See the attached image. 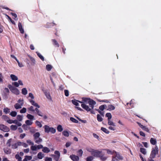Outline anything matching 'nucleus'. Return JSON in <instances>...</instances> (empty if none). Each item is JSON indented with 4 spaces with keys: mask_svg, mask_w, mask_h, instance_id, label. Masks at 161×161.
Wrapping results in <instances>:
<instances>
[{
    "mask_svg": "<svg viewBox=\"0 0 161 161\" xmlns=\"http://www.w3.org/2000/svg\"><path fill=\"white\" fill-rule=\"evenodd\" d=\"M96 104L95 102H90V104L82 103V107L87 111H90L94 107V105Z\"/></svg>",
    "mask_w": 161,
    "mask_h": 161,
    "instance_id": "1",
    "label": "nucleus"
},
{
    "mask_svg": "<svg viewBox=\"0 0 161 161\" xmlns=\"http://www.w3.org/2000/svg\"><path fill=\"white\" fill-rule=\"evenodd\" d=\"M45 129V132L46 133H48L51 132L53 134L55 133L56 132V129L53 127H50L47 125H45L44 126Z\"/></svg>",
    "mask_w": 161,
    "mask_h": 161,
    "instance_id": "2",
    "label": "nucleus"
},
{
    "mask_svg": "<svg viewBox=\"0 0 161 161\" xmlns=\"http://www.w3.org/2000/svg\"><path fill=\"white\" fill-rule=\"evenodd\" d=\"M24 104L23 100L19 99L18 101V103L14 105V107L16 109H18L21 108Z\"/></svg>",
    "mask_w": 161,
    "mask_h": 161,
    "instance_id": "3",
    "label": "nucleus"
},
{
    "mask_svg": "<svg viewBox=\"0 0 161 161\" xmlns=\"http://www.w3.org/2000/svg\"><path fill=\"white\" fill-rule=\"evenodd\" d=\"M91 151L92 152V155L97 157H99L102 153V151L97 150L91 149Z\"/></svg>",
    "mask_w": 161,
    "mask_h": 161,
    "instance_id": "4",
    "label": "nucleus"
},
{
    "mask_svg": "<svg viewBox=\"0 0 161 161\" xmlns=\"http://www.w3.org/2000/svg\"><path fill=\"white\" fill-rule=\"evenodd\" d=\"M158 153V148L156 147L153 148L151 151L150 156L151 158H154L155 157L156 155Z\"/></svg>",
    "mask_w": 161,
    "mask_h": 161,
    "instance_id": "5",
    "label": "nucleus"
},
{
    "mask_svg": "<svg viewBox=\"0 0 161 161\" xmlns=\"http://www.w3.org/2000/svg\"><path fill=\"white\" fill-rule=\"evenodd\" d=\"M28 110L32 112H34L36 111L37 114L40 116H42V113L37 108H36L35 110L34 108L33 107L31 106L30 108H28Z\"/></svg>",
    "mask_w": 161,
    "mask_h": 161,
    "instance_id": "6",
    "label": "nucleus"
},
{
    "mask_svg": "<svg viewBox=\"0 0 161 161\" xmlns=\"http://www.w3.org/2000/svg\"><path fill=\"white\" fill-rule=\"evenodd\" d=\"M9 88L10 90L13 93L16 94L18 95L19 93V90L16 88H15L11 86H9Z\"/></svg>",
    "mask_w": 161,
    "mask_h": 161,
    "instance_id": "7",
    "label": "nucleus"
},
{
    "mask_svg": "<svg viewBox=\"0 0 161 161\" xmlns=\"http://www.w3.org/2000/svg\"><path fill=\"white\" fill-rule=\"evenodd\" d=\"M0 130L4 132H8L9 131V128L2 124H0Z\"/></svg>",
    "mask_w": 161,
    "mask_h": 161,
    "instance_id": "8",
    "label": "nucleus"
},
{
    "mask_svg": "<svg viewBox=\"0 0 161 161\" xmlns=\"http://www.w3.org/2000/svg\"><path fill=\"white\" fill-rule=\"evenodd\" d=\"M7 122L10 124H11L12 123H15L18 126H21L22 124L21 123L18 122L17 120H13L12 119H8V120L7 121Z\"/></svg>",
    "mask_w": 161,
    "mask_h": 161,
    "instance_id": "9",
    "label": "nucleus"
},
{
    "mask_svg": "<svg viewBox=\"0 0 161 161\" xmlns=\"http://www.w3.org/2000/svg\"><path fill=\"white\" fill-rule=\"evenodd\" d=\"M44 93L47 98L49 101L52 100V98L50 95L49 92L47 90H45L43 91Z\"/></svg>",
    "mask_w": 161,
    "mask_h": 161,
    "instance_id": "10",
    "label": "nucleus"
},
{
    "mask_svg": "<svg viewBox=\"0 0 161 161\" xmlns=\"http://www.w3.org/2000/svg\"><path fill=\"white\" fill-rule=\"evenodd\" d=\"M123 157L119 154H117L116 156L113 158L112 161H119L120 160H122Z\"/></svg>",
    "mask_w": 161,
    "mask_h": 161,
    "instance_id": "11",
    "label": "nucleus"
},
{
    "mask_svg": "<svg viewBox=\"0 0 161 161\" xmlns=\"http://www.w3.org/2000/svg\"><path fill=\"white\" fill-rule=\"evenodd\" d=\"M83 102H79V103H82L90 104V102H95L92 100L86 98H83Z\"/></svg>",
    "mask_w": 161,
    "mask_h": 161,
    "instance_id": "12",
    "label": "nucleus"
},
{
    "mask_svg": "<svg viewBox=\"0 0 161 161\" xmlns=\"http://www.w3.org/2000/svg\"><path fill=\"white\" fill-rule=\"evenodd\" d=\"M69 157L73 161H79V157L74 154L70 155Z\"/></svg>",
    "mask_w": 161,
    "mask_h": 161,
    "instance_id": "13",
    "label": "nucleus"
},
{
    "mask_svg": "<svg viewBox=\"0 0 161 161\" xmlns=\"http://www.w3.org/2000/svg\"><path fill=\"white\" fill-rule=\"evenodd\" d=\"M13 85L16 87H18L19 85L23 86V84L21 80H19L18 82H15L13 83Z\"/></svg>",
    "mask_w": 161,
    "mask_h": 161,
    "instance_id": "14",
    "label": "nucleus"
},
{
    "mask_svg": "<svg viewBox=\"0 0 161 161\" xmlns=\"http://www.w3.org/2000/svg\"><path fill=\"white\" fill-rule=\"evenodd\" d=\"M10 77L13 81H16L18 80L17 76L11 74L10 75Z\"/></svg>",
    "mask_w": 161,
    "mask_h": 161,
    "instance_id": "15",
    "label": "nucleus"
},
{
    "mask_svg": "<svg viewBox=\"0 0 161 161\" xmlns=\"http://www.w3.org/2000/svg\"><path fill=\"white\" fill-rule=\"evenodd\" d=\"M18 27L19 30L21 33H24V31L22 28V25L21 23L19 22L18 24Z\"/></svg>",
    "mask_w": 161,
    "mask_h": 161,
    "instance_id": "16",
    "label": "nucleus"
},
{
    "mask_svg": "<svg viewBox=\"0 0 161 161\" xmlns=\"http://www.w3.org/2000/svg\"><path fill=\"white\" fill-rule=\"evenodd\" d=\"M30 102L32 105L37 107L38 108H40L39 106L36 103H35L34 100H31L30 101Z\"/></svg>",
    "mask_w": 161,
    "mask_h": 161,
    "instance_id": "17",
    "label": "nucleus"
},
{
    "mask_svg": "<svg viewBox=\"0 0 161 161\" xmlns=\"http://www.w3.org/2000/svg\"><path fill=\"white\" fill-rule=\"evenodd\" d=\"M42 151L45 153H48L50 151V150L47 147H43Z\"/></svg>",
    "mask_w": 161,
    "mask_h": 161,
    "instance_id": "18",
    "label": "nucleus"
},
{
    "mask_svg": "<svg viewBox=\"0 0 161 161\" xmlns=\"http://www.w3.org/2000/svg\"><path fill=\"white\" fill-rule=\"evenodd\" d=\"M34 140L35 141V142L37 144H39L41 143L42 141V138H36L34 139Z\"/></svg>",
    "mask_w": 161,
    "mask_h": 161,
    "instance_id": "19",
    "label": "nucleus"
},
{
    "mask_svg": "<svg viewBox=\"0 0 161 161\" xmlns=\"http://www.w3.org/2000/svg\"><path fill=\"white\" fill-rule=\"evenodd\" d=\"M150 142L151 144L155 145L156 143V140L155 138H151L150 140Z\"/></svg>",
    "mask_w": 161,
    "mask_h": 161,
    "instance_id": "20",
    "label": "nucleus"
},
{
    "mask_svg": "<svg viewBox=\"0 0 161 161\" xmlns=\"http://www.w3.org/2000/svg\"><path fill=\"white\" fill-rule=\"evenodd\" d=\"M18 145L19 146H22L24 147H28V145L25 143L19 142H18Z\"/></svg>",
    "mask_w": 161,
    "mask_h": 161,
    "instance_id": "21",
    "label": "nucleus"
},
{
    "mask_svg": "<svg viewBox=\"0 0 161 161\" xmlns=\"http://www.w3.org/2000/svg\"><path fill=\"white\" fill-rule=\"evenodd\" d=\"M115 108V107L114 106L112 105H109L108 106V109L107 110L111 111L114 110Z\"/></svg>",
    "mask_w": 161,
    "mask_h": 161,
    "instance_id": "22",
    "label": "nucleus"
},
{
    "mask_svg": "<svg viewBox=\"0 0 161 161\" xmlns=\"http://www.w3.org/2000/svg\"><path fill=\"white\" fill-rule=\"evenodd\" d=\"M44 156V154L42 152L38 153L37 155L38 158L39 159H42Z\"/></svg>",
    "mask_w": 161,
    "mask_h": 161,
    "instance_id": "23",
    "label": "nucleus"
},
{
    "mask_svg": "<svg viewBox=\"0 0 161 161\" xmlns=\"http://www.w3.org/2000/svg\"><path fill=\"white\" fill-rule=\"evenodd\" d=\"M27 117L28 119L30 120H33L35 119L34 116L31 114H28L27 115Z\"/></svg>",
    "mask_w": 161,
    "mask_h": 161,
    "instance_id": "24",
    "label": "nucleus"
},
{
    "mask_svg": "<svg viewBox=\"0 0 161 161\" xmlns=\"http://www.w3.org/2000/svg\"><path fill=\"white\" fill-rule=\"evenodd\" d=\"M10 128L11 130H15L17 129L18 127L16 125H11L10 126Z\"/></svg>",
    "mask_w": 161,
    "mask_h": 161,
    "instance_id": "25",
    "label": "nucleus"
},
{
    "mask_svg": "<svg viewBox=\"0 0 161 161\" xmlns=\"http://www.w3.org/2000/svg\"><path fill=\"white\" fill-rule=\"evenodd\" d=\"M57 130L58 131L60 132L63 130V129L61 125H58L57 127Z\"/></svg>",
    "mask_w": 161,
    "mask_h": 161,
    "instance_id": "26",
    "label": "nucleus"
},
{
    "mask_svg": "<svg viewBox=\"0 0 161 161\" xmlns=\"http://www.w3.org/2000/svg\"><path fill=\"white\" fill-rule=\"evenodd\" d=\"M140 152L143 154L146 155L147 154L146 150L143 148H141L140 149Z\"/></svg>",
    "mask_w": 161,
    "mask_h": 161,
    "instance_id": "27",
    "label": "nucleus"
},
{
    "mask_svg": "<svg viewBox=\"0 0 161 161\" xmlns=\"http://www.w3.org/2000/svg\"><path fill=\"white\" fill-rule=\"evenodd\" d=\"M3 150L5 153H6V154H9L11 153L10 150L8 148H4Z\"/></svg>",
    "mask_w": 161,
    "mask_h": 161,
    "instance_id": "28",
    "label": "nucleus"
},
{
    "mask_svg": "<svg viewBox=\"0 0 161 161\" xmlns=\"http://www.w3.org/2000/svg\"><path fill=\"white\" fill-rule=\"evenodd\" d=\"M105 116L107 117L108 118V120H111V119L112 117V115L110 113H107L106 114Z\"/></svg>",
    "mask_w": 161,
    "mask_h": 161,
    "instance_id": "29",
    "label": "nucleus"
},
{
    "mask_svg": "<svg viewBox=\"0 0 161 161\" xmlns=\"http://www.w3.org/2000/svg\"><path fill=\"white\" fill-rule=\"evenodd\" d=\"M31 149L33 151H36L37 150L36 145H32L31 147Z\"/></svg>",
    "mask_w": 161,
    "mask_h": 161,
    "instance_id": "30",
    "label": "nucleus"
},
{
    "mask_svg": "<svg viewBox=\"0 0 161 161\" xmlns=\"http://www.w3.org/2000/svg\"><path fill=\"white\" fill-rule=\"evenodd\" d=\"M40 136V134L39 132H36L35 134H34L33 135V136L34 137V139H36V138H39Z\"/></svg>",
    "mask_w": 161,
    "mask_h": 161,
    "instance_id": "31",
    "label": "nucleus"
},
{
    "mask_svg": "<svg viewBox=\"0 0 161 161\" xmlns=\"http://www.w3.org/2000/svg\"><path fill=\"white\" fill-rule=\"evenodd\" d=\"M79 101H78L77 100H72V103L75 105L78 106L79 105V103L78 102H79Z\"/></svg>",
    "mask_w": 161,
    "mask_h": 161,
    "instance_id": "32",
    "label": "nucleus"
},
{
    "mask_svg": "<svg viewBox=\"0 0 161 161\" xmlns=\"http://www.w3.org/2000/svg\"><path fill=\"white\" fill-rule=\"evenodd\" d=\"M108 124L110 125H112L114 126H115V123H114L111 120H108Z\"/></svg>",
    "mask_w": 161,
    "mask_h": 161,
    "instance_id": "33",
    "label": "nucleus"
},
{
    "mask_svg": "<svg viewBox=\"0 0 161 161\" xmlns=\"http://www.w3.org/2000/svg\"><path fill=\"white\" fill-rule=\"evenodd\" d=\"M25 123L28 125H31L32 124L33 122L31 120H27L25 121Z\"/></svg>",
    "mask_w": 161,
    "mask_h": 161,
    "instance_id": "34",
    "label": "nucleus"
},
{
    "mask_svg": "<svg viewBox=\"0 0 161 161\" xmlns=\"http://www.w3.org/2000/svg\"><path fill=\"white\" fill-rule=\"evenodd\" d=\"M99 157L100 158V159L103 161L105 160L107 158V157L103 155H101V154Z\"/></svg>",
    "mask_w": 161,
    "mask_h": 161,
    "instance_id": "35",
    "label": "nucleus"
},
{
    "mask_svg": "<svg viewBox=\"0 0 161 161\" xmlns=\"http://www.w3.org/2000/svg\"><path fill=\"white\" fill-rule=\"evenodd\" d=\"M101 130L106 134H108L109 132V131L107 129L104 127H102Z\"/></svg>",
    "mask_w": 161,
    "mask_h": 161,
    "instance_id": "36",
    "label": "nucleus"
},
{
    "mask_svg": "<svg viewBox=\"0 0 161 161\" xmlns=\"http://www.w3.org/2000/svg\"><path fill=\"white\" fill-rule=\"evenodd\" d=\"M63 134L65 136L68 137L69 136L68 132L66 130L62 132Z\"/></svg>",
    "mask_w": 161,
    "mask_h": 161,
    "instance_id": "37",
    "label": "nucleus"
},
{
    "mask_svg": "<svg viewBox=\"0 0 161 161\" xmlns=\"http://www.w3.org/2000/svg\"><path fill=\"white\" fill-rule=\"evenodd\" d=\"M106 151L107 153L108 154L112 155L114 153V151L108 149H106Z\"/></svg>",
    "mask_w": 161,
    "mask_h": 161,
    "instance_id": "38",
    "label": "nucleus"
},
{
    "mask_svg": "<svg viewBox=\"0 0 161 161\" xmlns=\"http://www.w3.org/2000/svg\"><path fill=\"white\" fill-rule=\"evenodd\" d=\"M35 124L37 126H38L40 128H41L42 126L41 123L38 121H35Z\"/></svg>",
    "mask_w": 161,
    "mask_h": 161,
    "instance_id": "39",
    "label": "nucleus"
},
{
    "mask_svg": "<svg viewBox=\"0 0 161 161\" xmlns=\"http://www.w3.org/2000/svg\"><path fill=\"white\" fill-rule=\"evenodd\" d=\"M4 77L2 73H0V83H2L3 82Z\"/></svg>",
    "mask_w": 161,
    "mask_h": 161,
    "instance_id": "40",
    "label": "nucleus"
},
{
    "mask_svg": "<svg viewBox=\"0 0 161 161\" xmlns=\"http://www.w3.org/2000/svg\"><path fill=\"white\" fill-rule=\"evenodd\" d=\"M52 68V66L50 64L46 66V69L47 71H50Z\"/></svg>",
    "mask_w": 161,
    "mask_h": 161,
    "instance_id": "41",
    "label": "nucleus"
},
{
    "mask_svg": "<svg viewBox=\"0 0 161 161\" xmlns=\"http://www.w3.org/2000/svg\"><path fill=\"white\" fill-rule=\"evenodd\" d=\"M78 154L80 157H81L83 153V151L82 149H80L77 151Z\"/></svg>",
    "mask_w": 161,
    "mask_h": 161,
    "instance_id": "42",
    "label": "nucleus"
},
{
    "mask_svg": "<svg viewBox=\"0 0 161 161\" xmlns=\"http://www.w3.org/2000/svg\"><path fill=\"white\" fill-rule=\"evenodd\" d=\"M22 93L24 95H26L27 93V91L26 89L25 88H23L22 90Z\"/></svg>",
    "mask_w": 161,
    "mask_h": 161,
    "instance_id": "43",
    "label": "nucleus"
},
{
    "mask_svg": "<svg viewBox=\"0 0 161 161\" xmlns=\"http://www.w3.org/2000/svg\"><path fill=\"white\" fill-rule=\"evenodd\" d=\"M97 119L98 121L99 122L102 121L103 120V118L102 117L98 114L97 115Z\"/></svg>",
    "mask_w": 161,
    "mask_h": 161,
    "instance_id": "44",
    "label": "nucleus"
},
{
    "mask_svg": "<svg viewBox=\"0 0 161 161\" xmlns=\"http://www.w3.org/2000/svg\"><path fill=\"white\" fill-rule=\"evenodd\" d=\"M22 127L25 130H27L30 128V127L27 126V125L25 124L23 125Z\"/></svg>",
    "mask_w": 161,
    "mask_h": 161,
    "instance_id": "45",
    "label": "nucleus"
},
{
    "mask_svg": "<svg viewBox=\"0 0 161 161\" xmlns=\"http://www.w3.org/2000/svg\"><path fill=\"white\" fill-rule=\"evenodd\" d=\"M23 118V116L20 115H18L17 116V120L19 121H22Z\"/></svg>",
    "mask_w": 161,
    "mask_h": 161,
    "instance_id": "46",
    "label": "nucleus"
},
{
    "mask_svg": "<svg viewBox=\"0 0 161 161\" xmlns=\"http://www.w3.org/2000/svg\"><path fill=\"white\" fill-rule=\"evenodd\" d=\"M93 159V157L92 156H90L87 157L86 158V161H92Z\"/></svg>",
    "mask_w": 161,
    "mask_h": 161,
    "instance_id": "47",
    "label": "nucleus"
},
{
    "mask_svg": "<svg viewBox=\"0 0 161 161\" xmlns=\"http://www.w3.org/2000/svg\"><path fill=\"white\" fill-rule=\"evenodd\" d=\"M17 113L16 111H12L10 113V115L12 117H15L17 115Z\"/></svg>",
    "mask_w": 161,
    "mask_h": 161,
    "instance_id": "48",
    "label": "nucleus"
},
{
    "mask_svg": "<svg viewBox=\"0 0 161 161\" xmlns=\"http://www.w3.org/2000/svg\"><path fill=\"white\" fill-rule=\"evenodd\" d=\"M70 120L74 123H78V121L77 120L73 117L70 118Z\"/></svg>",
    "mask_w": 161,
    "mask_h": 161,
    "instance_id": "49",
    "label": "nucleus"
},
{
    "mask_svg": "<svg viewBox=\"0 0 161 161\" xmlns=\"http://www.w3.org/2000/svg\"><path fill=\"white\" fill-rule=\"evenodd\" d=\"M37 54L38 57L43 61L44 60V58L39 53L37 52Z\"/></svg>",
    "mask_w": 161,
    "mask_h": 161,
    "instance_id": "50",
    "label": "nucleus"
},
{
    "mask_svg": "<svg viewBox=\"0 0 161 161\" xmlns=\"http://www.w3.org/2000/svg\"><path fill=\"white\" fill-rule=\"evenodd\" d=\"M106 107V105H101V106L100 107H99V109L101 110V111H103V110L105 108V107Z\"/></svg>",
    "mask_w": 161,
    "mask_h": 161,
    "instance_id": "51",
    "label": "nucleus"
},
{
    "mask_svg": "<svg viewBox=\"0 0 161 161\" xmlns=\"http://www.w3.org/2000/svg\"><path fill=\"white\" fill-rule=\"evenodd\" d=\"M3 112L5 114H8L10 112V109L8 108H5L3 109Z\"/></svg>",
    "mask_w": 161,
    "mask_h": 161,
    "instance_id": "52",
    "label": "nucleus"
},
{
    "mask_svg": "<svg viewBox=\"0 0 161 161\" xmlns=\"http://www.w3.org/2000/svg\"><path fill=\"white\" fill-rule=\"evenodd\" d=\"M26 142L30 145H33L34 144V143L30 140H27L26 141Z\"/></svg>",
    "mask_w": 161,
    "mask_h": 161,
    "instance_id": "53",
    "label": "nucleus"
},
{
    "mask_svg": "<svg viewBox=\"0 0 161 161\" xmlns=\"http://www.w3.org/2000/svg\"><path fill=\"white\" fill-rule=\"evenodd\" d=\"M26 109L25 108H23L22 109L20 110V112L21 113H26Z\"/></svg>",
    "mask_w": 161,
    "mask_h": 161,
    "instance_id": "54",
    "label": "nucleus"
},
{
    "mask_svg": "<svg viewBox=\"0 0 161 161\" xmlns=\"http://www.w3.org/2000/svg\"><path fill=\"white\" fill-rule=\"evenodd\" d=\"M18 146H19L18 144V143H14L12 145V147L14 149L16 148Z\"/></svg>",
    "mask_w": 161,
    "mask_h": 161,
    "instance_id": "55",
    "label": "nucleus"
},
{
    "mask_svg": "<svg viewBox=\"0 0 161 161\" xmlns=\"http://www.w3.org/2000/svg\"><path fill=\"white\" fill-rule=\"evenodd\" d=\"M16 61L17 62L18 66L20 67H23L24 66V65H23V64H22V63H20L18 60H17Z\"/></svg>",
    "mask_w": 161,
    "mask_h": 161,
    "instance_id": "56",
    "label": "nucleus"
},
{
    "mask_svg": "<svg viewBox=\"0 0 161 161\" xmlns=\"http://www.w3.org/2000/svg\"><path fill=\"white\" fill-rule=\"evenodd\" d=\"M2 118L4 120L6 121L7 122V120L9 118L5 115H3L2 116Z\"/></svg>",
    "mask_w": 161,
    "mask_h": 161,
    "instance_id": "57",
    "label": "nucleus"
},
{
    "mask_svg": "<svg viewBox=\"0 0 161 161\" xmlns=\"http://www.w3.org/2000/svg\"><path fill=\"white\" fill-rule=\"evenodd\" d=\"M15 158L16 159L18 160V161H20L22 160V158L19 156V154H16L15 155Z\"/></svg>",
    "mask_w": 161,
    "mask_h": 161,
    "instance_id": "58",
    "label": "nucleus"
},
{
    "mask_svg": "<svg viewBox=\"0 0 161 161\" xmlns=\"http://www.w3.org/2000/svg\"><path fill=\"white\" fill-rule=\"evenodd\" d=\"M142 128L143 130H144L147 131V132H148L149 131V130L148 129V128L146 127L145 126H144L143 125H142V127H141Z\"/></svg>",
    "mask_w": 161,
    "mask_h": 161,
    "instance_id": "59",
    "label": "nucleus"
},
{
    "mask_svg": "<svg viewBox=\"0 0 161 161\" xmlns=\"http://www.w3.org/2000/svg\"><path fill=\"white\" fill-rule=\"evenodd\" d=\"M25 158L27 160H30L32 158V157L31 156H25Z\"/></svg>",
    "mask_w": 161,
    "mask_h": 161,
    "instance_id": "60",
    "label": "nucleus"
},
{
    "mask_svg": "<svg viewBox=\"0 0 161 161\" xmlns=\"http://www.w3.org/2000/svg\"><path fill=\"white\" fill-rule=\"evenodd\" d=\"M65 95L66 96H68L69 95V91L68 90H65L64 91Z\"/></svg>",
    "mask_w": 161,
    "mask_h": 161,
    "instance_id": "61",
    "label": "nucleus"
},
{
    "mask_svg": "<svg viewBox=\"0 0 161 161\" xmlns=\"http://www.w3.org/2000/svg\"><path fill=\"white\" fill-rule=\"evenodd\" d=\"M53 156H54V158L56 160V161L58 160L60 158V156L54 155H53Z\"/></svg>",
    "mask_w": 161,
    "mask_h": 161,
    "instance_id": "62",
    "label": "nucleus"
},
{
    "mask_svg": "<svg viewBox=\"0 0 161 161\" xmlns=\"http://www.w3.org/2000/svg\"><path fill=\"white\" fill-rule=\"evenodd\" d=\"M37 150L43 148V146L42 145H36Z\"/></svg>",
    "mask_w": 161,
    "mask_h": 161,
    "instance_id": "63",
    "label": "nucleus"
},
{
    "mask_svg": "<svg viewBox=\"0 0 161 161\" xmlns=\"http://www.w3.org/2000/svg\"><path fill=\"white\" fill-rule=\"evenodd\" d=\"M52 159L51 158L46 157L45 159V161H52Z\"/></svg>",
    "mask_w": 161,
    "mask_h": 161,
    "instance_id": "64",
    "label": "nucleus"
}]
</instances>
